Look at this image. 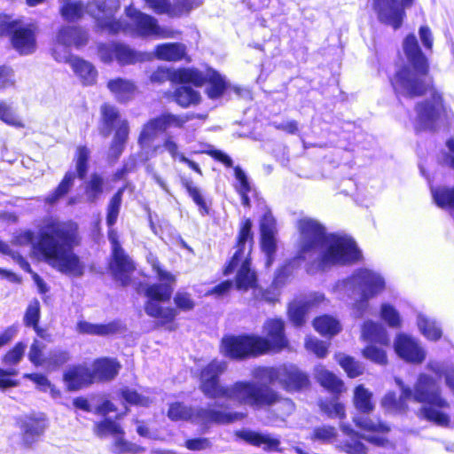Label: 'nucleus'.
I'll return each instance as SVG.
<instances>
[{
  "label": "nucleus",
  "instance_id": "c03bdc74",
  "mask_svg": "<svg viewBox=\"0 0 454 454\" xmlns=\"http://www.w3.org/2000/svg\"><path fill=\"white\" fill-rule=\"evenodd\" d=\"M234 174L236 178L235 189L241 197V203L245 207H248L250 205V201L247 194L251 190V186L247 176L239 167H236L234 168Z\"/></svg>",
  "mask_w": 454,
  "mask_h": 454
},
{
  "label": "nucleus",
  "instance_id": "20e7f679",
  "mask_svg": "<svg viewBox=\"0 0 454 454\" xmlns=\"http://www.w3.org/2000/svg\"><path fill=\"white\" fill-rule=\"evenodd\" d=\"M395 383L401 389L399 399L395 394L389 392L382 398L381 405L388 412L402 414L408 411L407 402L423 403L418 411V417L425 419L440 427H448L450 416L445 411L449 409L448 401L442 396L441 388L433 377L421 373L414 385L413 390L405 386L399 378L395 379Z\"/></svg>",
  "mask_w": 454,
  "mask_h": 454
},
{
  "label": "nucleus",
  "instance_id": "603ef678",
  "mask_svg": "<svg viewBox=\"0 0 454 454\" xmlns=\"http://www.w3.org/2000/svg\"><path fill=\"white\" fill-rule=\"evenodd\" d=\"M340 365L344 369L350 378H355L363 373L364 367L352 357L345 355L337 356Z\"/></svg>",
  "mask_w": 454,
  "mask_h": 454
},
{
  "label": "nucleus",
  "instance_id": "6ab92c4d",
  "mask_svg": "<svg viewBox=\"0 0 454 454\" xmlns=\"http://www.w3.org/2000/svg\"><path fill=\"white\" fill-rule=\"evenodd\" d=\"M340 429L350 440L339 442L336 444V448L347 454H367V448L359 441L360 438L377 446H383L386 442V439L382 436L358 434L349 425L340 424Z\"/></svg>",
  "mask_w": 454,
  "mask_h": 454
},
{
  "label": "nucleus",
  "instance_id": "13d9d810",
  "mask_svg": "<svg viewBox=\"0 0 454 454\" xmlns=\"http://www.w3.org/2000/svg\"><path fill=\"white\" fill-rule=\"evenodd\" d=\"M27 345L23 342H18L11 350H9L2 358L5 365H16L24 356Z\"/></svg>",
  "mask_w": 454,
  "mask_h": 454
},
{
  "label": "nucleus",
  "instance_id": "ddd939ff",
  "mask_svg": "<svg viewBox=\"0 0 454 454\" xmlns=\"http://www.w3.org/2000/svg\"><path fill=\"white\" fill-rule=\"evenodd\" d=\"M87 42L86 31L78 27L64 26L57 33L52 56L57 61H67L71 55L70 47L79 48L85 45Z\"/></svg>",
  "mask_w": 454,
  "mask_h": 454
},
{
  "label": "nucleus",
  "instance_id": "37998d69",
  "mask_svg": "<svg viewBox=\"0 0 454 454\" xmlns=\"http://www.w3.org/2000/svg\"><path fill=\"white\" fill-rule=\"evenodd\" d=\"M101 115L103 121L102 132L105 136H109L114 127L118 125L119 113L115 106L105 104L101 106Z\"/></svg>",
  "mask_w": 454,
  "mask_h": 454
},
{
  "label": "nucleus",
  "instance_id": "338daca9",
  "mask_svg": "<svg viewBox=\"0 0 454 454\" xmlns=\"http://www.w3.org/2000/svg\"><path fill=\"white\" fill-rule=\"evenodd\" d=\"M182 183H183V185L185 187L190 197L195 202V204L201 210H206V208H207L206 201L203 198V195L201 194L200 190L197 186H195L191 180L184 179V180H183Z\"/></svg>",
  "mask_w": 454,
  "mask_h": 454
},
{
  "label": "nucleus",
  "instance_id": "864d4df0",
  "mask_svg": "<svg viewBox=\"0 0 454 454\" xmlns=\"http://www.w3.org/2000/svg\"><path fill=\"white\" fill-rule=\"evenodd\" d=\"M90 151L86 147L80 145L76 149L75 153V166L76 171L81 179L84 178L88 171V160L90 158Z\"/></svg>",
  "mask_w": 454,
  "mask_h": 454
},
{
  "label": "nucleus",
  "instance_id": "bb28decb",
  "mask_svg": "<svg viewBox=\"0 0 454 454\" xmlns=\"http://www.w3.org/2000/svg\"><path fill=\"white\" fill-rule=\"evenodd\" d=\"M236 435L252 445L257 447L262 446L268 450H278L280 444V441L270 434H260L251 430H241L238 431Z\"/></svg>",
  "mask_w": 454,
  "mask_h": 454
},
{
  "label": "nucleus",
  "instance_id": "79ce46f5",
  "mask_svg": "<svg viewBox=\"0 0 454 454\" xmlns=\"http://www.w3.org/2000/svg\"><path fill=\"white\" fill-rule=\"evenodd\" d=\"M427 369L434 372L436 376H443L445 384L450 390L454 393V367L436 361H430Z\"/></svg>",
  "mask_w": 454,
  "mask_h": 454
},
{
  "label": "nucleus",
  "instance_id": "de8ad7c7",
  "mask_svg": "<svg viewBox=\"0 0 454 454\" xmlns=\"http://www.w3.org/2000/svg\"><path fill=\"white\" fill-rule=\"evenodd\" d=\"M337 429L331 426H319L314 428L311 440L323 443H333L337 437Z\"/></svg>",
  "mask_w": 454,
  "mask_h": 454
},
{
  "label": "nucleus",
  "instance_id": "3c124183",
  "mask_svg": "<svg viewBox=\"0 0 454 454\" xmlns=\"http://www.w3.org/2000/svg\"><path fill=\"white\" fill-rule=\"evenodd\" d=\"M124 434H120L114 438L113 451L116 454H136L141 451V448L124 439Z\"/></svg>",
  "mask_w": 454,
  "mask_h": 454
},
{
  "label": "nucleus",
  "instance_id": "c9c22d12",
  "mask_svg": "<svg viewBox=\"0 0 454 454\" xmlns=\"http://www.w3.org/2000/svg\"><path fill=\"white\" fill-rule=\"evenodd\" d=\"M372 398V392L366 389L363 385H359L356 387L354 391V405L358 411L364 414L372 412L374 409Z\"/></svg>",
  "mask_w": 454,
  "mask_h": 454
},
{
  "label": "nucleus",
  "instance_id": "5fc2aeb1",
  "mask_svg": "<svg viewBox=\"0 0 454 454\" xmlns=\"http://www.w3.org/2000/svg\"><path fill=\"white\" fill-rule=\"evenodd\" d=\"M103 184L104 181L100 176L97 174L91 176L90 180L85 188V193L88 200L93 202L98 199L103 192Z\"/></svg>",
  "mask_w": 454,
  "mask_h": 454
},
{
  "label": "nucleus",
  "instance_id": "09e8293b",
  "mask_svg": "<svg viewBox=\"0 0 454 454\" xmlns=\"http://www.w3.org/2000/svg\"><path fill=\"white\" fill-rule=\"evenodd\" d=\"M262 250L266 256V267H270L274 261V254L277 248L275 234H261Z\"/></svg>",
  "mask_w": 454,
  "mask_h": 454
},
{
  "label": "nucleus",
  "instance_id": "680f3d73",
  "mask_svg": "<svg viewBox=\"0 0 454 454\" xmlns=\"http://www.w3.org/2000/svg\"><path fill=\"white\" fill-rule=\"evenodd\" d=\"M320 408L330 418L344 419L346 417L344 405L336 400L322 402L320 403Z\"/></svg>",
  "mask_w": 454,
  "mask_h": 454
},
{
  "label": "nucleus",
  "instance_id": "a211bd4d",
  "mask_svg": "<svg viewBox=\"0 0 454 454\" xmlns=\"http://www.w3.org/2000/svg\"><path fill=\"white\" fill-rule=\"evenodd\" d=\"M203 75L196 68H179L170 69L167 67H158L150 76L153 82L162 83L166 81L178 83H191L199 85L203 81Z\"/></svg>",
  "mask_w": 454,
  "mask_h": 454
},
{
  "label": "nucleus",
  "instance_id": "a19ab883",
  "mask_svg": "<svg viewBox=\"0 0 454 454\" xmlns=\"http://www.w3.org/2000/svg\"><path fill=\"white\" fill-rule=\"evenodd\" d=\"M84 6L81 0H62L60 13L67 21H74L82 18Z\"/></svg>",
  "mask_w": 454,
  "mask_h": 454
},
{
  "label": "nucleus",
  "instance_id": "774afa93",
  "mask_svg": "<svg viewBox=\"0 0 454 454\" xmlns=\"http://www.w3.org/2000/svg\"><path fill=\"white\" fill-rule=\"evenodd\" d=\"M39 317L40 304L38 301L35 300L29 303L27 309L24 317V323L27 326H33L35 329H36Z\"/></svg>",
  "mask_w": 454,
  "mask_h": 454
},
{
  "label": "nucleus",
  "instance_id": "ea45409f",
  "mask_svg": "<svg viewBox=\"0 0 454 454\" xmlns=\"http://www.w3.org/2000/svg\"><path fill=\"white\" fill-rule=\"evenodd\" d=\"M182 84L183 85L178 87L175 91L174 97L176 102L183 107H187L191 105L199 103L200 99V93L192 87L186 85L187 83Z\"/></svg>",
  "mask_w": 454,
  "mask_h": 454
},
{
  "label": "nucleus",
  "instance_id": "69168bd1",
  "mask_svg": "<svg viewBox=\"0 0 454 454\" xmlns=\"http://www.w3.org/2000/svg\"><path fill=\"white\" fill-rule=\"evenodd\" d=\"M307 350L313 352L317 357H325L328 353L329 344L314 337H308L305 342Z\"/></svg>",
  "mask_w": 454,
  "mask_h": 454
},
{
  "label": "nucleus",
  "instance_id": "f8f14e48",
  "mask_svg": "<svg viewBox=\"0 0 454 454\" xmlns=\"http://www.w3.org/2000/svg\"><path fill=\"white\" fill-rule=\"evenodd\" d=\"M98 56L104 63L116 60L121 66L134 65L149 59L147 53L137 51L121 43H103L98 46Z\"/></svg>",
  "mask_w": 454,
  "mask_h": 454
},
{
  "label": "nucleus",
  "instance_id": "e433bc0d",
  "mask_svg": "<svg viewBox=\"0 0 454 454\" xmlns=\"http://www.w3.org/2000/svg\"><path fill=\"white\" fill-rule=\"evenodd\" d=\"M431 192L435 204L442 208L450 209L454 217V187L431 188Z\"/></svg>",
  "mask_w": 454,
  "mask_h": 454
},
{
  "label": "nucleus",
  "instance_id": "b1692460",
  "mask_svg": "<svg viewBox=\"0 0 454 454\" xmlns=\"http://www.w3.org/2000/svg\"><path fill=\"white\" fill-rule=\"evenodd\" d=\"M263 332L272 349H282L287 345L284 333V322L281 319H268L263 325Z\"/></svg>",
  "mask_w": 454,
  "mask_h": 454
},
{
  "label": "nucleus",
  "instance_id": "49530a36",
  "mask_svg": "<svg viewBox=\"0 0 454 454\" xmlns=\"http://www.w3.org/2000/svg\"><path fill=\"white\" fill-rule=\"evenodd\" d=\"M123 192L124 188L119 189L109 201L106 216V223L109 227H112L117 221L121 209Z\"/></svg>",
  "mask_w": 454,
  "mask_h": 454
},
{
  "label": "nucleus",
  "instance_id": "4c0bfd02",
  "mask_svg": "<svg viewBox=\"0 0 454 454\" xmlns=\"http://www.w3.org/2000/svg\"><path fill=\"white\" fill-rule=\"evenodd\" d=\"M417 325L420 333L430 340H437L442 336V330L436 322L424 314L417 317Z\"/></svg>",
  "mask_w": 454,
  "mask_h": 454
},
{
  "label": "nucleus",
  "instance_id": "dca6fc26",
  "mask_svg": "<svg viewBox=\"0 0 454 454\" xmlns=\"http://www.w3.org/2000/svg\"><path fill=\"white\" fill-rule=\"evenodd\" d=\"M413 0H372V8L378 20L386 25L397 29L401 27L405 12L403 8L411 7Z\"/></svg>",
  "mask_w": 454,
  "mask_h": 454
},
{
  "label": "nucleus",
  "instance_id": "412c9836",
  "mask_svg": "<svg viewBox=\"0 0 454 454\" xmlns=\"http://www.w3.org/2000/svg\"><path fill=\"white\" fill-rule=\"evenodd\" d=\"M430 101L417 106V125L419 129H430L443 112L442 96L434 90L431 91Z\"/></svg>",
  "mask_w": 454,
  "mask_h": 454
},
{
  "label": "nucleus",
  "instance_id": "72a5a7b5",
  "mask_svg": "<svg viewBox=\"0 0 454 454\" xmlns=\"http://www.w3.org/2000/svg\"><path fill=\"white\" fill-rule=\"evenodd\" d=\"M76 330L82 334L105 336L114 333L118 330V325L115 323L99 325L80 321L77 323Z\"/></svg>",
  "mask_w": 454,
  "mask_h": 454
},
{
  "label": "nucleus",
  "instance_id": "f03ea898",
  "mask_svg": "<svg viewBox=\"0 0 454 454\" xmlns=\"http://www.w3.org/2000/svg\"><path fill=\"white\" fill-rule=\"evenodd\" d=\"M227 368L225 361L213 360L200 373V388L207 397L224 398L239 404L252 407L271 405L278 400V395L267 385L278 383L287 391L299 390L308 386V377L294 365L259 367L254 370L253 376L258 383L237 381L231 386H223L219 377Z\"/></svg>",
  "mask_w": 454,
  "mask_h": 454
},
{
  "label": "nucleus",
  "instance_id": "6e6d98bb",
  "mask_svg": "<svg viewBox=\"0 0 454 454\" xmlns=\"http://www.w3.org/2000/svg\"><path fill=\"white\" fill-rule=\"evenodd\" d=\"M380 317L390 327L397 328L401 326L399 312L394 306L388 303H383L381 305Z\"/></svg>",
  "mask_w": 454,
  "mask_h": 454
},
{
  "label": "nucleus",
  "instance_id": "f704fd0d",
  "mask_svg": "<svg viewBox=\"0 0 454 454\" xmlns=\"http://www.w3.org/2000/svg\"><path fill=\"white\" fill-rule=\"evenodd\" d=\"M164 149L171 155L173 160H178L180 162L185 163L193 169L195 172L202 175L201 169L199 165L186 158L183 153H179V147L173 136L166 134L163 140Z\"/></svg>",
  "mask_w": 454,
  "mask_h": 454
},
{
  "label": "nucleus",
  "instance_id": "a18cd8bd",
  "mask_svg": "<svg viewBox=\"0 0 454 454\" xmlns=\"http://www.w3.org/2000/svg\"><path fill=\"white\" fill-rule=\"evenodd\" d=\"M75 178V174L73 172H67L59 184L58 188L46 198V202L49 204L56 203L60 198L65 196L73 185V182Z\"/></svg>",
  "mask_w": 454,
  "mask_h": 454
},
{
  "label": "nucleus",
  "instance_id": "5701e85b",
  "mask_svg": "<svg viewBox=\"0 0 454 454\" xmlns=\"http://www.w3.org/2000/svg\"><path fill=\"white\" fill-rule=\"evenodd\" d=\"M64 381L69 390H78L93 381L90 370L84 365H74L64 373Z\"/></svg>",
  "mask_w": 454,
  "mask_h": 454
},
{
  "label": "nucleus",
  "instance_id": "a878e982",
  "mask_svg": "<svg viewBox=\"0 0 454 454\" xmlns=\"http://www.w3.org/2000/svg\"><path fill=\"white\" fill-rule=\"evenodd\" d=\"M46 428V419L43 415L25 417L21 422L23 440L27 444H32Z\"/></svg>",
  "mask_w": 454,
  "mask_h": 454
},
{
  "label": "nucleus",
  "instance_id": "aec40b11",
  "mask_svg": "<svg viewBox=\"0 0 454 454\" xmlns=\"http://www.w3.org/2000/svg\"><path fill=\"white\" fill-rule=\"evenodd\" d=\"M394 348L398 356L406 362L421 364L426 358V351L419 340L408 334H397Z\"/></svg>",
  "mask_w": 454,
  "mask_h": 454
},
{
  "label": "nucleus",
  "instance_id": "bf43d9fd",
  "mask_svg": "<svg viewBox=\"0 0 454 454\" xmlns=\"http://www.w3.org/2000/svg\"><path fill=\"white\" fill-rule=\"evenodd\" d=\"M202 4V0H175L171 17H179L184 13L190 12L192 9L198 8Z\"/></svg>",
  "mask_w": 454,
  "mask_h": 454
},
{
  "label": "nucleus",
  "instance_id": "473e14b6",
  "mask_svg": "<svg viewBox=\"0 0 454 454\" xmlns=\"http://www.w3.org/2000/svg\"><path fill=\"white\" fill-rule=\"evenodd\" d=\"M315 377L320 385L331 393L340 394L343 391V382L324 366L317 365L315 368Z\"/></svg>",
  "mask_w": 454,
  "mask_h": 454
},
{
  "label": "nucleus",
  "instance_id": "58836bf2",
  "mask_svg": "<svg viewBox=\"0 0 454 454\" xmlns=\"http://www.w3.org/2000/svg\"><path fill=\"white\" fill-rule=\"evenodd\" d=\"M317 332L324 336L332 337L340 331V322L331 316H322L313 322Z\"/></svg>",
  "mask_w": 454,
  "mask_h": 454
},
{
  "label": "nucleus",
  "instance_id": "0eeeda50",
  "mask_svg": "<svg viewBox=\"0 0 454 454\" xmlns=\"http://www.w3.org/2000/svg\"><path fill=\"white\" fill-rule=\"evenodd\" d=\"M150 263L156 274L159 283L152 284L145 289V295L148 298L145 303V312L148 316L158 320L160 325H167L168 330H173L172 323L177 316L174 308L162 307L160 302L168 301L171 298L176 285V276L163 269L156 259L150 260Z\"/></svg>",
  "mask_w": 454,
  "mask_h": 454
},
{
  "label": "nucleus",
  "instance_id": "39448f33",
  "mask_svg": "<svg viewBox=\"0 0 454 454\" xmlns=\"http://www.w3.org/2000/svg\"><path fill=\"white\" fill-rule=\"evenodd\" d=\"M120 7L119 0H94L89 4L87 12L94 17L98 26L108 34H118L138 37L173 38L174 32L158 24L155 18L135 9L132 4L125 12L129 22L114 20V14Z\"/></svg>",
  "mask_w": 454,
  "mask_h": 454
},
{
  "label": "nucleus",
  "instance_id": "9b49d317",
  "mask_svg": "<svg viewBox=\"0 0 454 454\" xmlns=\"http://www.w3.org/2000/svg\"><path fill=\"white\" fill-rule=\"evenodd\" d=\"M269 341L257 335L226 336L222 340L221 353L231 359L241 360L270 351Z\"/></svg>",
  "mask_w": 454,
  "mask_h": 454
},
{
  "label": "nucleus",
  "instance_id": "f3484780",
  "mask_svg": "<svg viewBox=\"0 0 454 454\" xmlns=\"http://www.w3.org/2000/svg\"><path fill=\"white\" fill-rule=\"evenodd\" d=\"M108 239L112 245L113 255V259L110 262V270L114 278L120 281L122 286H127L129 283V276L131 272H133L135 267L132 261L124 253L119 244L118 235L114 230H109Z\"/></svg>",
  "mask_w": 454,
  "mask_h": 454
},
{
  "label": "nucleus",
  "instance_id": "2eb2a0df",
  "mask_svg": "<svg viewBox=\"0 0 454 454\" xmlns=\"http://www.w3.org/2000/svg\"><path fill=\"white\" fill-rule=\"evenodd\" d=\"M44 344L34 340L28 352V359L35 366H42L47 371H56L70 359L69 352L60 348H55L44 355Z\"/></svg>",
  "mask_w": 454,
  "mask_h": 454
},
{
  "label": "nucleus",
  "instance_id": "423d86ee",
  "mask_svg": "<svg viewBox=\"0 0 454 454\" xmlns=\"http://www.w3.org/2000/svg\"><path fill=\"white\" fill-rule=\"evenodd\" d=\"M403 51L409 62L408 67L398 70L391 79L392 86L397 95L415 97L425 92L431 84L427 75L428 65L421 52L417 38L409 35L403 40Z\"/></svg>",
  "mask_w": 454,
  "mask_h": 454
},
{
  "label": "nucleus",
  "instance_id": "9d476101",
  "mask_svg": "<svg viewBox=\"0 0 454 454\" xmlns=\"http://www.w3.org/2000/svg\"><path fill=\"white\" fill-rule=\"evenodd\" d=\"M384 278L377 271L363 268L356 270L349 278L339 282L336 289L348 295L375 297L385 289Z\"/></svg>",
  "mask_w": 454,
  "mask_h": 454
},
{
  "label": "nucleus",
  "instance_id": "052dcab7",
  "mask_svg": "<svg viewBox=\"0 0 454 454\" xmlns=\"http://www.w3.org/2000/svg\"><path fill=\"white\" fill-rule=\"evenodd\" d=\"M354 422L356 425V427L366 431L387 432L389 430V427L386 424L380 421L374 422L368 418L355 417Z\"/></svg>",
  "mask_w": 454,
  "mask_h": 454
},
{
  "label": "nucleus",
  "instance_id": "6e6552de",
  "mask_svg": "<svg viewBox=\"0 0 454 454\" xmlns=\"http://www.w3.org/2000/svg\"><path fill=\"white\" fill-rule=\"evenodd\" d=\"M193 118V114L165 113L149 120L143 126L138 137L139 145L147 154L145 159L154 156L160 150V145H152L159 132H166L170 129H186V124Z\"/></svg>",
  "mask_w": 454,
  "mask_h": 454
},
{
  "label": "nucleus",
  "instance_id": "8fccbe9b",
  "mask_svg": "<svg viewBox=\"0 0 454 454\" xmlns=\"http://www.w3.org/2000/svg\"><path fill=\"white\" fill-rule=\"evenodd\" d=\"M95 432L100 437L112 435L114 438L120 434H124L121 427L110 419H105L103 421L96 424Z\"/></svg>",
  "mask_w": 454,
  "mask_h": 454
},
{
  "label": "nucleus",
  "instance_id": "cd10ccee",
  "mask_svg": "<svg viewBox=\"0 0 454 454\" xmlns=\"http://www.w3.org/2000/svg\"><path fill=\"white\" fill-rule=\"evenodd\" d=\"M65 62L70 65L82 83L90 85L95 82L98 72L91 63L72 55H69L68 59Z\"/></svg>",
  "mask_w": 454,
  "mask_h": 454
},
{
  "label": "nucleus",
  "instance_id": "393cba45",
  "mask_svg": "<svg viewBox=\"0 0 454 454\" xmlns=\"http://www.w3.org/2000/svg\"><path fill=\"white\" fill-rule=\"evenodd\" d=\"M361 336L369 344H379L382 347L389 345V337L386 328L381 324L372 320L364 323Z\"/></svg>",
  "mask_w": 454,
  "mask_h": 454
},
{
  "label": "nucleus",
  "instance_id": "0e129e2a",
  "mask_svg": "<svg viewBox=\"0 0 454 454\" xmlns=\"http://www.w3.org/2000/svg\"><path fill=\"white\" fill-rule=\"evenodd\" d=\"M18 375V370L14 368L3 369L0 367V390L14 387L19 381L14 379Z\"/></svg>",
  "mask_w": 454,
  "mask_h": 454
},
{
  "label": "nucleus",
  "instance_id": "7c9ffc66",
  "mask_svg": "<svg viewBox=\"0 0 454 454\" xmlns=\"http://www.w3.org/2000/svg\"><path fill=\"white\" fill-rule=\"evenodd\" d=\"M107 88L120 102H126L131 99L136 91L135 84L128 79L115 78L107 82Z\"/></svg>",
  "mask_w": 454,
  "mask_h": 454
},
{
  "label": "nucleus",
  "instance_id": "4d7b16f0",
  "mask_svg": "<svg viewBox=\"0 0 454 454\" xmlns=\"http://www.w3.org/2000/svg\"><path fill=\"white\" fill-rule=\"evenodd\" d=\"M363 356L366 359L383 365L387 362L386 351L382 348L376 347V344H369L363 349Z\"/></svg>",
  "mask_w": 454,
  "mask_h": 454
},
{
  "label": "nucleus",
  "instance_id": "c85d7f7f",
  "mask_svg": "<svg viewBox=\"0 0 454 454\" xmlns=\"http://www.w3.org/2000/svg\"><path fill=\"white\" fill-rule=\"evenodd\" d=\"M120 364L112 358H100L94 362L92 376L93 380L108 381L113 380L119 372Z\"/></svg>",
  "mask_w": 454,
  "mask_h": 454
},
{
  "label": "nucleus",
  "instance_id": "c756f323",
  "mask_svg": "<svg viewBox=\"0 0 454 454\" xmlns=\"http://www.w3.org/2000/svg\"><path fill=\"white\" fill-rule=\"evenodd\" d=\"M154 55L160 60L176 62L185 59L186 46L180 43H161L156 46Z\"/></svg>",
  "mask_w": 454,
  "mask_h": 454
},
{
  "label": "nucleus",
  "instance_id": "4468645a",
  "mask_svg": "<svg viewBox=\"0 0 454 454\" xmlns=\"http://www.w3.org/2000/svg\"><path fill=\"white\" fill-rule=\"evenodd\" d=\"M35 31L34 25L21 27H18L17 21H8L5 18L0 17V35L12 34V45L20 54L27 55L35 51Z\"/></svg>",
  "mask_w": 454,
  "mask_h": 454
},
{
  "label": "nucleus",
  "instance_id": "2f4dec72",
  "mask_svg": "<svg viewBox=\"0 0 454 454\" xmlns=\"http://www.w3.org/2000/svg\"><path fill=\"white\" fill-rule=\"evenodd\" d=\"M200 73L204 77L203 81L201 82L200 84L195 86L200 87L205 82H208V86L207 88V96L212 99L220 98L227 86L225 79L220 74H218L216 71L213 69H207L205 74L201 71Z\"/></svg>",
  "mask_w": 454,
  "mask_h": 454
},
{
  "label": "nucleus",
  "instance_id": "e2e57ef3",
  "mask_svg": "<svg viewBox=\"0 0 454 454\" xmlns=\"http://www.w3.org/2000/svg\"><path fill=\"white\" fill-rule=\"evenodd\" d=\"M0 120L8 125L15 127L22 126L13 108L4 101H0Z\"/></svg>",
  "mask_w": 454,
  "mask_h": 454
},
{
  "label": "nucleus",
  "instance_id": "f257e3e1",
  "mask_svg": "<svg viewBox=\"0 0 454 454\" xmlns=\"http://www.w3.org/2000/svg\"><path fill=\"white\" fill-rule=\"evenodd\" d=\"M252 223L247 219L241 226L237 249L224 270V275L232 273L236 269V286L239 290L253 289L257 300L274 303L278 301V289L285 284L294 267L301 262L309 274L325 271L338 265H344L358 261L361 252L354 239L348 235L325 233V227L316 219L302 217L297 222L299 238L297 240V255L290 262L278 270L272 283V290H262L256 285V275L250 269Z\"/></svg>",
  "mask_w": 454,
  "mask_h": 454
},
{
  "label": "nucleus",
  "instance_id": "1a4fd4ad",
  "mask_svg": "<svg viewBox=\"0 0 454 454\" xmlns=\"http://www.w3.org/2000/svg\"><path fill=\"white\" fill-rule=\"evenodd\" d=\"M168 416L171 420H190L192 423L204 426L211 423L228 424L243 418V414L239 412L192 408L178 402L170 404Z\"/></svg>",
  "mask_w": 454,
  "mask_h": 454
},
{
  "label": "nucleus",
  "instance_id": "7ed1b4c3",
  "mask_svg": "<svg viewBox=\"0 0 454 454\" xmlns=\"http://www.w3.org/2000/svg\"><path fill=\"white\" fill-rule=\"evenodd\" d=\"M13 240L20 246L31 244L38 259L62 273L80 276L83 272V266L73 251L79 243L77 224L74 222L48 218L40 228L36 240L30 231L17 233Z\"/></svg>",
  "mask_w": 454,
  "mask_h": 454
},
{
  "label": "nucleus",
  "instance_id": "4be33fe9",
  "mask_svg": "<svg viewBox=\"0 0 454 454\" xmlns=\"http://www.w3.org/2000/svg\"><path fill=\"white\" fill-rule=\"evenodd\" d=\"M325 300V295L320 293H315L304 301H294L290 303L288 308V316L290 320L296 326L301 325L305 321L307 311L313 306L321 303Z\"/></svg>",
  "mask_w": 454,
  "mask_h": 454
}]
</instances>
